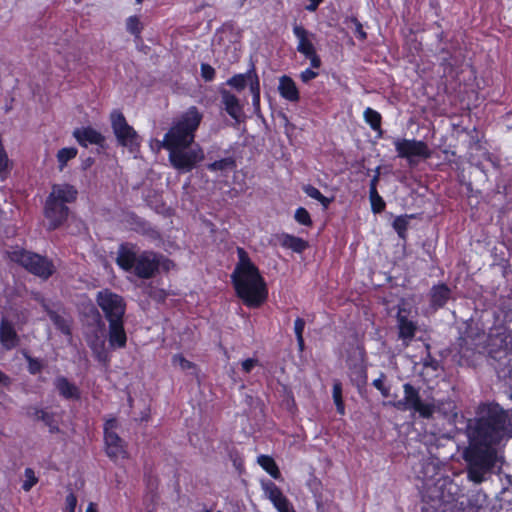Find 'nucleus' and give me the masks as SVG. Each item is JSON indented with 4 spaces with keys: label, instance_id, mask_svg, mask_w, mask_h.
<instances>
[{
    "label": "nucleus",
    "instance_id": "1",
    "mask_svg": "<svg viewBox=\"0 0 512 512\" xmlns=\"http://www.w3.org/2000/svg\"><path fill=\"white\" fill-rule=\"evenodd\" d=\"M468 437L469 446L464 453L469 465L468 477L481 483L497 461L494 446L512 437L508 414L499 405L482 407L478 417L469 422Z\"/></svg>",
    "mask_w": 512,
    "mask_h": 512
},
{
    "label": "nucleus",
    "instance_id": "2",
    "mask_svg": "<svg viewBox=\"0 0 512 512\" xmlns=\"http://www.w3.org/2000/svg\"><path fill=\"white\" fill-rule=\"evenodd\" d=\"M201 120L198 109L190 107L173 123L163 140L156 141L157 149L168 150L171 165L181 172L191 171L205 158L203 149L194 144Z\"/></svg>",
    "mask_w": 512,
    "mask_h": 512
},
{
    "label": "nucleus",
    "instance_id": "3",
    "mask_svg": "<svg viewBox=\"0 0 512 512\" xmlns=\"http://www.w3.org/2000/svg\"><path fill=\"white\" fill-rule=\"evenodd\" d=\"M238 262L231 275L237 295L250 307L261 305L268 292L265 281L247 252L237 248Z\"/></svg>",
    "mask_w": 512,
    "mask_h": 512
},
{
    "label": "nucleus",
    "instance_id": "4",
    "mask_svg": "<svg viewBox=\"0 0 512 512\" xmlns=\"http://www.w3.org/2000/svg\"><path fill=\"white\" fill-rule=\"evenodd\" d=\"M116 263L124 271L132 272L143 279L153 277L159 267L169 270L174 266L171 260L153 251H141L131 243L120 245Z\"/></svg>",
    "mask_w": 512,
    "mask_h": 512
},
{
    "label": "nucleus",
    "instance_id": "5",
    "mask_svg": "<svg viewBox=\"0 0 512 512\" xmlns=\"http://www.w3.org/2000/svg\"><path fill=\"white\" fill-rule=\"evenodd\" d=\"M76 196L77 190L69 184H56L52 187L45 205V217L49 228L55 229L65 221L68 216V208L65 204L73 202Z\"/></svg>",
    "mask_w": 512,
    "mask_h": 512
},
{
    "label": "nucleus",
    "instance_id": "6",
    "mask_svg": "<svg viewBox=\"0 0 512 512\" xmlns=\"http://www.w3.org/2000/svg\"><path fill=\"white\" fill-rule=\"evenodd\" d=\"M403 392V399L391 403L399 410L413 411L423 418H430L439 408L434 399H422L419 390L409 383L403 385Z\"/></svg>",
    "mask_w": 512,
    "mask_h": 512
},
{
    "label": "nucleus",
    "instance_id": "7",
    "mask_svg": "<svg viewBox=\"0 0 512 512\" xmlns=\"http://www.w3.org/2000/svg\"><path fill=\"white\" fill-rule=\"evenodd\" d=\"M110 121L118 144L127 148L130 153L138 152L141 145V138L135 129L128 124L123 113L119 110L112 111Z\"/></svg>",
    "mask_w": 512,
    "mask_h": 512
},
{
    "label": "nucleus",
    "instance_id": "8",
    "mask_svg": "<svg viewBox=\"0 0 512 512\" xmlns=\"http://www.w3.org/2000/svg\"><path fill=\"white\" fill-rule=\"evenodd\" d=\"M7 253L12 261L21 264L28 271L37 276L47 278L54 271L52 263L40 255L27 252L20 248H14Z\"/></svg>",
    "mask_w": 512,
    "mask_h": 512
},
{
    "label": "nucleus",
    "instance_id": "9",
    "mask_svg": "<svg viewBox=\"0 0 512 512\" xmlns=\"http://www.w3.org/2000/svg\"><path fill=\"white\" fill-rule=\"evenodd\" d=\"M393 143L398 156L407 159L411 164L415 163L416 159H427L431 156L430 149L422 141L397 138Z\"/></svg>",
    "mask_w": 512,
    "mask_h": 512
},
{
    "label": "nucleus",
    "instance_id": "10",
    "mask_svg": "<svg viewBox=\"0 0 512 512\" xmlns=\"http://www.w3.org/2000/svg\"><path fill=\"white\" fill-rule=\"evenodd\" d=\"M96 300L109 322L122 320L125 304L121 296L105 289L98 292Z\"/></svg>",
    "mask_w": 512,
    "mask_h": 512
},
{
    "label": "nucleus",
    "instance_id": "11",
    "mask_svg": "<svg viewBox=\"0 0 512 512\" xmlns=\"http://www.w3.org/2000/svg\"><path fill=\"white\" fill-rule=\"evenodd\" d=\"M117 421L109 419L104 425L106 453L114 461L128 458V452L121 438L116 434Z\"/></svg>",
    "mask_w": 512,
    "mask_h": 512
},
{
    "label": "nucleus",
    "instance_id": "12",
    "mask_svg": "<svg viewBox=\"0 0 512 512\" xmlns=\"http://www.w3.org/2000/svg\"><path fill=\"white\" fill-rule=\"evenodd\" d=\"M293 33L298 40L297 51L310 60L312 68H319L321 66V60L317 55L313 44L314 34L310 33L300 25H295L293 27Z\"/></svg>",
    "mask_w": 512,
    "mask_h": 512
},
{
    "label": "nucleus",
    "instance_id": "13",
    "mask_svg": "<svg viewBox=\"0 0 512 512\" xmlns=\"http://www.w3.org/2000/svg\"><path fill=\"white\" fill-rule=\"evenodd\" d=\"M87 343L99 362L104 364L109 362L110 354L109 348L106 345V333L103 323L87 336Z\"/></svg>",
    "mask_w": 512,
    "mask_h": 512
},
{
    "label": "nucleus",
    "instance_id": "14",
    "mask_svg": "<svg viewBox=\"0 0 512 512\" xmlns=\"http://www.w3.org/2000/svg\"><path fill=\"white\" fill-rule=\"evenodd\" d=\"M411 313V307H406L405 303L399 307L397 320L399 328V337L407 345L408 342L414 337L416 331V324L408 320V315Z\"/></svg>",
    "mask_w": 512,
    "mask_h": 512
},
{
    "label": "nucleus",
    "instance_id": "15",
    "mask_svg": "<svg viewBox=\"0 0 512 512\" xmlns=\"http://www.w3.org/2000/svg\"><path fill=\"white\" fill-rule=\"evenodd\" d=\"M262 489L265 496L272 502L278 512H287V507L291 504L280 488H278L273 482L268 481L262 483Z\"/></svg>",
    "mask_w": 512,
    "mask_h": 512
},
{
    "label": "nucleus",
    "instance_id": "16",
    "mask_svg": "<svg viewBox=\"0 0 512 512\" xmlns=\"http://www.w3.org/2000/svg\"><path fill=\"white\" fill-rule=\"evenodd\" d=\"M109 348L121 349L126 346L127 336L122 320L109 322Z\"/></svg>",
    "mask_w": 512,
    "mask_h": 512
},
{
    "label": "nucleus",
    "instance_id": "17",
    "mask_svg": "<svg viewBox=\"0 0 512 512\" xmlns=\"http://www.w3.org/2000/svg\"><path fill=\"white\" fill-rule=\"evenodd\" d=\"M222 103L224 104L226 112L236 121L241 122L244 117L243 107L239 99L228 91L221 93Z\"/></svg>",
    "mask_w": 512,
    "mask_h": 512
},
{
    "label": "nucleus",
    "instance_id": "18",
    "mask_svg": "<svg viewBox=\"0 0 512 512\" xmlns=\"http://www.w3.org/2000/svg\"><path fill=\"white\" fill-rule=\"evenodd\" d=\"M73 136L82 146H87L88 144L98 145L104 140L102 134L92 127L77 128L74 130Z\"/></svg>",
    "mask_w": 512,
    "mask_h": 512
},
{
    "label": "nucleus",
    "instance_id": "19",
    "mask_svg": "<svg viewBox=\"0 0 512 512\" xmlns=\"http://www.w3.org/2000/svg\"><path fill=\"white\" fill-rule=\"evenodd\" d=\"M0 342L3 348L10 350L19 343V337L10 321L3 318L0 325Z\"/></svg>",
    "mask_w": 512,
    "mask_h": 512
},
{
    "label": "nucleus",
    "instance_id": "20",
    "mask_svg": "<svg viewBox=\"0 0 512 512\" xmlns=\"http://www.w3.org/2000/svg\"><path fill=\"white\" fill-rule=\"evenodd\" d=\"M278 90L280 95L288 101L296 102L299 100V91L295 82L289 76L279 78Z\"/></svg>",
    "mask_w": 512,
    "mask_h": 512
},
{
    "label": "nucleus",
    "instance_id": "21",
    "mask_svg": "<svg viewBox=\"0 0 512 512\" xmlns=\"http://www.w3.org/2000/svg\"><path fill=\"white\" fill-rule=\"evenodd\" d=\"M450 294V289L444 284L432 287L430 292V300L432 307L434 309L443 307L446 304V302L450 299Z\"/></svg>",
    "mask_w": 512,
    "mask_h": 512
},
{
    "label": "nucleus",
    "instance_id": "22",
    "mask_svg": "<svg viewBox=\"0 0 512 512\" xmlns=\"http://www.w3.org/2000/svg\"><path fill=\"white\" fill-rule=\"evenodd\" d=\"M254 79L259 78L255 70L251 69L247 73L234 75L227 81V84L238 91L243 90L247 85L251 90V83H253Z\"/></svg>",
    "mask_w": 512,
    "mask_h": 512
},
{
    "label": "nucleus",
    "instance_id": "23",
    "mask_svg": "<svg viewBox=\"0 0 512 512\" xmlns=\"http://www.w3.org/2000/svg\"><path fill=\"white\" fill-rule=\"evenodd\" d=\"M279 243L283 248L290 249L296 253H301L308 247V243L305 240L290 234L280 235Z\"/></svg>",
    "mask_w": 512,
    "mask_h": 512
},
{
    "label": "nucleus",
    "instance_id": "24",
    "mask_svg": "<svg viewBox=\"0 0 512 512\" xmlns=\"http://www.w3.org/2000/svg\"><path fill=\"white\" fill-rule=\"evenodd\" d=\"M55 387L59 394L67 399L79 398L78 388L63 377H59L55 380Z\"/></svg>",
    "mask_w": 512,
    "mask_h": 512
},
{
    "label": "nucleus",
    "instance_id": "25",
    "mask_svg": "<svg viewBox=\"0 0 512 512\" xmlns=\"http://www.w3.org/2000/svg\"><path fill=\"white\" fill-rule=\"evenodd\" d=\"M258 464L274 479L280 478V471L274 459L267 455H260L257 458Z\"/></svg>",
    "mask_w": 512,
    "mask_h": 512
},
{
    "label": "nucleus",
    "instance_id": "26",
    "mask_svg": "<svg viewBox=\"0 0 512 512\" xmlns=\"http://www.w3.org/2000/svg\"><path fill=\"white\" fill-rule=\"evenodd\" d=\"M364 120L367 124L370 125V127L374 130L379 132V134H382L381 130V115L376 110L368 107L364 110L363 113Z\"/></svg>",
    "mask_w": 512,
    "mask_h": 512
},
{
    "label": "nucleus",
    "instance_id": "27",
    "mask_svg": "<svg viewBox=\"0 0 512 512\" xmlns=\"http://www.w3.org/2000/svg\"><path fill=\"white\" fill-rule=\"evenodd\" d=\"M235 167V160L232 157L217 160L207 166V168L212 172H227L233 170Z\"/></svg>",
    "mask_w": 512,
    "mask_h": 512
},
{
    "label": "nucleus",
    "instance_id": "28",
    "mask_svg": "<svg viewBox=\"0 0 512 512\" xmlns=\"http://www.w3.org/2000/svg\"><path fill=\"white\" fill-rule=\"evenodd\" d=\"M376 181H377V177H375L371 183L370 200H371L372 210L375 213H378L384 209L385 203H384L383 199L377 193Z\"/></svg>",
    "mask_w": 512,
    "mask_h": 512
},
{
    "label": "nucleus",
    "instance_id": "29",
    "mask_svg": "<svg viewBox=\"0 0 512 512\" xmlns=\"http://www.w3.org/2000/svg\"><path fill=\"white\" fill-rule=\"evenodd\" d=\"M304 192L311 198L319 201L322 206L326 209L332 202V199L325 197L316 187L307 185L304 188Z\"/></svg>",
    "mask_w": 512,
    "mask_h": 512
},
{
    "label": "nucleus",
    "instance_id": "30",
    "mask_svg": "<svg viewBox=\"0 0 512 512\" xmlns=\"http://www.w3.org/2000/svg\"><path fill=\"white\" fill-rule=\"evenodd\" d=\"M333 400L336 405L337 412L340 415L345 414V405L342 399V385L339 381H335L333 384V392H332Z\"/></svg>",
    "mask_w": 512,
    "mask_h": 512
},
{
    "label": "nucleus",
    "instance_id": "31",
    "mask_svg": "<svg viewBox=\"0 0 512 512\" xmlns=\"http://www.w3.org/2000/svg\"><path fill=\"white\" fill-rule=\"evenodd\" d=\"M77 155V149L74 147L62 148L57 153V160L59 162V168L62 170L67 162Z\"/></svg>",
    "mask_w": 512,
    "mask_h": 512
},
{
    "label": "nucleus",
    "instance_id": "32",
    "mask_svg": "<svg viewBox=\"0 0 512 512\" xmlns=\"http://www.w3.org/2000/svg\"><path fill=\"white\" fill-rule=\"evenodd\" d=\"M126 30L135 37H140L143 30V24L140 18L138 16L128 17L126 20Z\"/></svg>",
    "mask_w": 512,
    "mask_h": 512
},
{
    "label": "nucleus",
    "instance_id": "33",
    "mask_svg": "<svg viewBox=\"0 0 512 512\" xmlns=\"http://www.w3.org/2000/svg\"><path fill=\"white\" fill-rule=\"evenodd\" d=\"M172 364L174 367L179 368L182 371H188L193 369V363L184 358L181 354H176L172 358Z\"/></svg>",
    "mask_w": 512,
    "mask_h": 512
},
{
    "label": "nucleus",
    "instance_id": "34",
    "mask_svg": "<svg viewBox=\"0 0 512 512\" xmlns=\"http://www.w3.org/2000/svg\"><path fill=\"white\" fill-rule=\"evenodd\" d=\"M252 103L256 111L260 109V82L259 79H254L251 83Z\"/></svg>",
    "mask_w": 512,
    "mask_h": 512
},
{
    "label": "nucleus",
    "instance_id": "35",
    "mask_svg": "<svg viewBox=\"0 0 512 512\" xmlns=\"http://www.w3.org/2000/svg\"><path fill=\"white\" fill-rule=\"evenodd\" d=\"M294 217L295 220L302 225L310 226L312 224L309 212L303 207L296 210Z\"/></svg>",
    "mask_w": 512,
    "mask_h": 512
},
{
    "label": "nucleus",
    "instance_id": "36",
    "mask_svg": "<svg viewBox=\"0 0 512 512\" xmlns=\"http://www.w3.org/2000/svg\"><path fill=\"white\" fill-rule=\"evenodd\" d=\"M407 226H408V219L406 217L400 216V217H397L393 221V228L396 230V232L398 233V235L401 238L405 237V232L407 230Z\"/></svg>",
    "mask_w": 512,
    "mask_h": 512
},
{
    "label": "nucleus",
    "instance_id": "37",
    "mask_svg": "<svg viewBox=\"0 0 512 512\" xmlns=\"http://www.w3.org/2000/svg\"><path fill=\"white\" fill-rule=\"evenodd\" d=\"M50 319L54 322V324L64 333H69V326L67 321L61 317L60 315L56 314L55 312L48 311Z\"/></svg>",
    "mask_w": 512,
    "mask_h": 512
},
{
    "label": "nucleus",
    "instance_id": "38",
    "mask_svg": "<svg viewBox=\"0 0 512 512\" xmlns=\"http://www.w3.org/2000/svg\"><path fill=\"white\" fill-rule=\"evenodd\" d=\"M37 481L38 479L35 476L34 471L30 468H27L25 470V480L23 482L22 488L25 491H29L37 483Z\"/></svg>",
    "mask_w": 512,
    "mask_h": 512
},
{
    "label": "nucleus",
    "instance_id": "39",
    "mask_svg": "<svg viewBox=\"0 0 512 512\" xmlns=\"http://www.w3.org/2000/svg\"><path fill=\"white\" fill-rule=\"evenodd\" d=\"M258 364L256 358H248L241 362V369L244 373H250Z\"/></svg>",
    "mask_w": 512,
    "mask_h": 512
},
{
    "label": "nucleus",
    "instance_id": "40",
    "mask_svg": "<svg viewBox=\"0 0 512 512\" xmlns=\"http://www.w3.org/2000/svg\"><path fill=\"white\" fill-rule=\"evenodd\" d=\"M77 505V499L74 494L70 493L66 497L64 512H74Z\"/></svg>",
    "mask_w": 512,
    "mask_h": 512
},
{
    "label": "nucleus",
    "instance_id": "41",
    "mask_svg": "<svg viewBox=\"0 0 512 512\" xmlns=\"http://www.w3.org/2000/svg\"><path fill=\"white\" fill-rule=\"evenodd\" d=\"M201 74L205 80L210 81L214 78L215 71L210 65L202 64L201 65Z\"/></svg>",
    "mask_w": 512,
    "mask_h": 512
},
{
    "label": "nucleus",
    "instance_id": "42",
    "mask_svg": "<svg viewBox=\"0 0 512 512\" xmlns=\"http://www.w3.org/2000/svg\"><path fill=\"white\" fill-rule=\"evenodd\" d=\"M318 76V72L308 68L300 73V79L307 83L312 79H315Z\"/></svg>",
    "mask_w": 512,
    "mask_h": 512
},
{
    "label": "nucleus",
    "instance_id": "43",
    "mask_svg": "<svg viewBox=\"0 0 512 512\" xmlns=\"http://www.w3.org/2000/svg\"><path fill=\"white\" fill-rule=\"evenodd\" d=\"M9 165V159L6 154V151L3 148H0V174L7 170Z\"/></svg>",
    "mask_w": 512,
    "mask_h": 512
},
{
    "label": "nucleus",
    "instance_id": "44",
    "mask_svg": "<svg viewBox=\"0 0 512 512\" xmlns=\"http://www.w3.org/2000/svg\"><path fill=\"white\" fill-rule=\"evenodd\" d=\"M304 327H305V322L302 318H297L295 321H294V331H295V334H296V338L297 337H303V331H304Z\"/></svg>",
    "mask_w": 512,
    "mask_h": 512
},
{
    "label": "nucleus",
    "instance_id": "45",
    "mask_svg": "<svg viewBox=\"0 0 512 512\" xmlns=\"http://www.w3.org/2000/svg\"><path fill=\"white\" fill-rule=\"evenodd\" d=\"M373 385L382 393L384 397L389 396V389L384 386L382 378L375 379L373 381Z\"/></svg>",
    "mask_w": 512,
    "mask_h": 512
},
{
    "label": "nucleus",
    "instance_id": "46",
    "mask_svg": "<svg viewBox=\"0 0 512 512\" xmlns=\"http://www.w3.org/2000/svg\"><path fill=\"white\" fill-rule=\"evenodd\" d=\"M354 25H355V32L361 40H364L366 38V33L363 30L362 24L357 20L353 19Z\"/></svg>",
    "mask_w": 512,
    "mask_h": 512
},
{
    "label": "nucleus",
    "instance_id": "47",
    "mask_svg": "<svg viewBox=\"0 0 512 512\" xmlns=\"http://www.w3.org/2000/svg\"><path fill=\"white\" fill-rule=\"evenodd\" d=\"M310 4L306 6L308 11H315L317 6L322 2V0H309Z\"/></svg>",
    "mask_w": 512,
    "mask_h": 512
},
{
    "label": "nucleus",
    "instance_id": "48",
    "mask_svg": "<svg viewBox=\"0 0 512 512\" xmlns=\"http://www.w3.org/2000/svg\"><path fill=\"white\" fill-rule=\"evenodd\" d=\"M86 512H98L96 505L92 502L89 503V505L87 506Z\"/></svg>",
    "mask_w": 512,
    "mask_h": 512
},
{
    "label": "nucleus",
    "instance_id": "49",
    "mask_svg": "<svg viewBox=\"0 0 512 512\" xmlns=\"http://www.w3.org/2000/svg\"><path fill=\"white\" fill-rule=\"evenodd\" d=\"M39 370V367L36 363L30 362V371L32 373H35Z\"/></svg>",
    "mask_w": 512,
    "mask_h": 512
},
{
    "label": "nucleus",
    "instance_id": "50",
    "mask_svg": "<svg viewBox=\"0 0 512 512\" xmlns=\"http://www.w3.org/2000/svg\"><path fill=\"white\" fill-rule=\"evenodd\" d=\"M297 343H298L299 349L303 350V348H304V339H303V337H297Z\"/></svg>",
    "mask_w": 512,
    "mask_h": 512
},
{
    "label": "nucleus",
    "instance_id": "51",
    "mask_svg": "<svg viewBox=\"0 0 512 512\" xmlns=\"http://www.w3.org/2000/svg\"><path fill=\"white\" fill-rule=\"evenodd\" d=\"M7 377L0 371V383H6Z\"/></svg>",
    "mask_w": 512,
    "mask_h": 512
},
{
    "label": "nucleus",
    "instance_id": "52",
    "mask_svg": "<svg viewBox=\"0 0 512 512\" xmlns=\"http://www.w3.org/2000/svg\"><path fill=\"white\" fill-rule=\"evenodd\" d=\"M42 305H43V307H44L46 310H48V309H47V306H46V304H45V303H42Z\"/></svg>",
    "mask_w": 512,
    "mask_h": 512
},
{
    "label": "nucleus",
    "instance_id": "53",
    "mask_svg": "<svg viewBox=\"0 0 512 512\" xmlns=\"http://www.w3.org/2000/svg\"><path fill=\"white\" fill-rule=\"evenodd\" d=\"M136 2H137V3H141V2H142V0H136Z\"/></svg>",
    "mask_w": 512,
    "mask_h": 512
}]
</instances>
